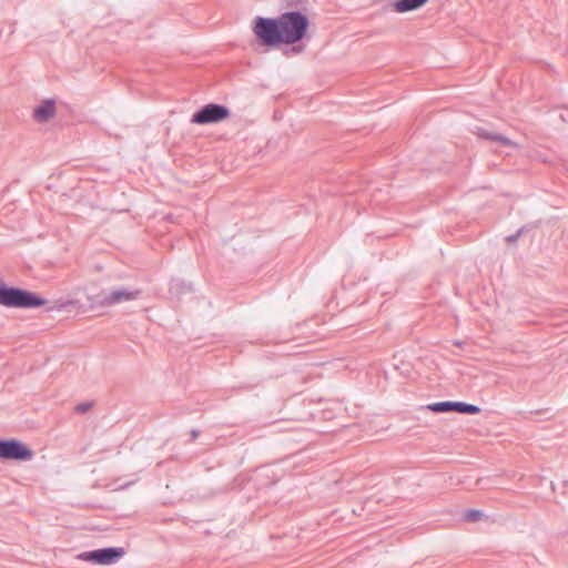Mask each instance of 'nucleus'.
<instances>
[{
	"label": "nucleus",
	"instance_id": "1",
	"mask_svg": "<svg viewBox=\"0 0 568 568\" xmlns=\"http://www.w3.org/2000/svg\"><path fill=\"white\" fill-rule=\"evenodd\" d=\"M310 26L308 18L297 11L285 12L278 18L256 17L253 32L257 40L267 47L277 44H295L306 34Z\"/></svg>",
	"mask_w": 568,
	"mask_h": 568
},
{
	"label": "nucleus",
	"instance_id": "2",
	"mask_svg": "<svg viewBox=\"0 0 568 568\" xmlns=\"http://www.w3.org/2000/svg\"><path fill=\"white\" fill-rule=\"evenodd\" d=\"M44 304L45 300L37 294L10 287L0 278V305L13 308H36Z\"/></svg>",
	"mask_w": 568,
	"mask_h": 568
},
{
	"label": "nucleus",
	"instance_id": "3",
	"mask_svg": "<svg viewBox=\"0 0 568 568\" xmlns=\"http://www.w3.org/2000/svg\"><path fill=\"white\" fill-rule=\"evenodd\" d=\"M124 555L125 549L123 547H108L80 552L77 555V559L108 566L118 562Z\"/></svg>",
	"mask_w": 568,
	"mask_h": 568
},
{
	"label": "nucleus",
	"instance_id": "4",
	"mask_svg": "<svg viewBox=\"0 0 568 568\" xmlns=\"http://www.w3.org/2000/svg\"><path fill=\"white\" fill-rule=\"evenodd\" d=\"M34 456L33 450L18 439L0 440V458L11 460H31Z\"/></svg>",
	"mask_w": 568,
	"mask_h": 568
},
{
	"label": "nucleus",
	"instance_id": "5",
	"mask_svg": "<svg viewBox=\"0 0 568 568\" xmlns=\"http://www.w3.org/2000/svg\"><path fill=\"white\" fill-rule=\"evenodd\" d=\"M229 115L230 111L226 106L207 104L193 114L191 122L196 124L217 123L227 119Z\"/></svg>",
	"mask_w": 568,
	"mask_h": 568
},
{
	"label": "nucleus",
	"instance_id": "6",
	"mask_svg": "<svg viewBox=\"0 0 568 568\" xmlns=\"http://www.w3.org/2000/svg\"><path fill=\"white\" fill-rule=\"evenodd\" d=\"M462 520L466 523H479L483 528H501L505 518L500 515L486 514L478 509H467L462 514Z\"/></svg>",
	"mask_w": 568,
	"mask_h": 568
},
{
	"label": "nucleus",
	"instance_id": "7",
	"mask_svg": "<svg viewBox=\"0 0 568 568\" xmlns=\"http://www.w3.org/2000/svg\"><path fill=\"white\" fill-rule=\"evenodd\" d=\"M140 295L139 290H129L125 287L114 288L109 293H104L101 295V305L103 306H112L130 301H134Z\"/></svg>",
	"mask_w": 568,
	"mask_h": 568
},
{
	"label": "nucleus",
	"instance_id": "8",
	"mask_svg": "<svg viewBox=\"0 0 568 568\" xmlns=\"http://www.w3.org/2000/svg\"><path fill=\"white\" fill-rule=\"evenodd\" d=\"M55 103L53 100H45L41 102L33 110V119L39 123H45L55 115Z\"/></svg>",
	"mask_w": 568,
	"mask_h": 568
},
{
	"label": "nucleus",
	"instance_id": "9",
	"mask_svg": "<svg viewBox=\"0 0 568 568\" xmlns=\"http://www.w3.org/2000/svg\"><path fill=\"white\" fill-rule=\"evenodd\" d=\"M428 0H396L393 7L396 12L404 13L420 8Z\"/></svg>",
	"mask_w": 568,
	"mask_h": 568
},
{
	"label": "nucleus",
	"instance_id": "10",
	"mask_svg": "<svg viewBox=\"0 0 568 568\" xmlns=\"http://www.w3.org/2000/svg\"><path fill=\"white\" fill-rule=\"evenodd\" d=\"M479 136H481L484 139H487V140H491V141L498 142L501 145L511 146V148H518L517 143L513 142L511 140H509L506 136L500 135V134L483 132V133H479Z\"/></svg>",
	"mask_w": 568,
	"mask_h": 568
},
{
	"label": "nucleus",
	"instance_id": "11",
	"mask_svg": "<svg viewBox=\"0 0 568 568\" xmlns=\"http://www.w3.org/2000/svg\"><path fill=\"white\" fill-rule=\"evenodd\" d=\"M455 402H438L434 404H429L427 408L435 413H446L454 410Z\"/></svg>",
	"mask_w": 568,
	"mask_h": 568
},
{
	"label": "nucleus",
	"instance_id": "12",
	"mask_svg": "<svg viewBox=\"0 0 568 568\" xmlns=\"http://www.w3.org/2000/svg\"><path fill=\"white\" fill-rule=\"evenodd\" d=\"M454 410L464 414H478L480 412V408L476 405L455 402Z\"/></svg>",
	"mask_w": 568,
	"mask_h": 568
},
{
	"label": "nucleus",
	"instance_id": "13",
	"mask_svg": "<svg viewBox=\"0 0 568 568\" xmlns=\"http://www.w3.org/2000/svg\"><path fill=\"white\" fill-rule=\"evenodd\" d=\"M90 408H91V404H90V403H82V404H79V405L75 407V410H77V412H79V413H85V412H88Z\"/></svg>",
	"mask_w": 568,
	"mask_h": 568
},
{
	"label": "nucleus",
	"instance_id": "14",
	"mask_svg": "<svg viewBox=\"0 0 568 568\" xmlns=\"http://www.w3.org/2000/svg\"><path fill=\"white\" fill-rule=\"evenodd\" d=\"M302 50H303V48H302V47H298V48H296V47H295V48H293V51H294V52H302Z\"/></svg>",
	"mask_w": 568,
	"mask_h": 568
}]
</instances>
